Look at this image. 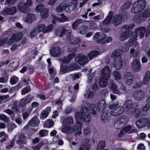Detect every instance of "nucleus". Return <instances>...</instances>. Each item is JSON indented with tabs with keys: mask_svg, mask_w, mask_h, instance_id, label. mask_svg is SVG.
Segmentation results:
<instances>
[{
	"mask_svg": "<svg viewBox=\"0 0 150 150\" xmlns=\"http://www.w3.org/2000/svg\"><path fill=\"white\" fill-rule=\"evenodd\" d=\"M63 125L64 127L62 129V131L67 134H71L74 132L75 136H79L82 133L81 131L82 125L79 123H76L72 127L73 125L74 120L73 118L71 116H69L65 118L63 121Z\"/></svg>",
	"mask_w": 150,
	"mask_h": 150,
	"instance_id": "1",
	"label": "nucleus"
},
{
	"mask_svg": "<svg viewBox=\"0 0 150 150\" xmlns=\"http://www.w3.org/2000/svg\"><path fill=\"white\" fill-rule=\"evenodd\" d=\"M75 118L77 123L82 124L81 122H89L91 120L89 110L86 106L82 107L81 112H76L75 114Z\"/></svg>",
	"mask_w": 150,
	"mask_h": 150,
	"instance_id": "2",
	"label": "nucleus"
},
{
	"mask_svg": "<svg viewBox=\"0 0 150 150\" xmlns=\"http://www.w3.org/2000/svg\"><path fill=\"white\" fill-rule=\"evenodd\" d=\"M98 52L93 51L88 54L87 56L82 53L77 54L75 57V61L81 65H84L98 54Z\"/></svg>",
	"mask_w": 150,
	"mask_h": 150,
	"instance_id": "3",
	"label": "nucleus"
},
{
	"mask_svg": "<svg viewBox=\"0 0 150 150\" xmlns=\"http://www.w3.org/2000/svg\"><path fill=\"white\" fill-rule=\"evenodd\" d=\"M111 57L114 59V67L116 69H120L122 66V60L120 51L119 50H115L113 52L112 54Z\"/></svg>",
	"mask_w": 150,
	"mask_h": 150,
	"instance_id": "4",
	"label": "nucleus"
},
{
	"mask_svg": "<svg viewBox=\"0 0 150 150\" xmlns=\"http://www.w3.org/2000/svg\"><path fill=\"white\" fill-rule=\"evenodd\" d=\"M150 16V8L146 9L144 11L136 16L134 21L137 23H140L145 21L146 19Z\"/></svg>",
	"mask_w": 150,
	"mask_h": 150,
	"instance_id": "5",
	"label": "nucleus"
},
{
	"mask_svg": "<svg viewBox=\"0 0 150 150\" xmlns=\"http://www.w3.org/2000/svg\"><path fill=\"white\" fill-rule=\"evenodd\" d=\"M118 104L117 103L116 104H114L109 105V108L110 109H112L110 111V115L112 116H117L121 115L123 112L124 108L122 106L116 107Z\"/></svg>",
	"mask_w": 150,
	"mask_h": 150,
	"instance_id": "6",
	"label": "nucleus"
},
{
	"mask_svg": "<svg viewBox=\"0 0 150 150\" xmlns=\"http://www.w3.org/2000/svg\"><path fill=\"white\" fill-rule=\"evenodd\" d=\"M134 103L130 99L127 100L125 103V110L128 114H131L135 112L136 108L134 106Z\"/></svg>",
	"mask_w": 150,
	"mask_h": 150,
	"instance_id": "7",
	"label": "nucleus"
},
{
	"mask_svg": "<svg viewBox=\"0 0 150 150\" xmlns=\"http://www.w3.org/2000/svg\"><path fill=\"white\" fill-rule=\"evenodd\" d=\"M124 82L128 85H132L133 82L134 77L132 74L130 72L125 73L123 76Z\"/></svg>",
	"mask_w": 150,
	"mask_h": 150,
	"instance_id": "8",
	"label": "nucleus"
},
{
	"mask_svg": "<svg viewBox=\"0 0 150 150\" xmlns=\"http://www.w3.org/2000/svg\"><path fill=\"white\" fill-rule=\"evenodd\" d=\"M110 70L109 67L105 66L101 71V77L105 79H109L110 75Z\"/></svg>",
	"mask_w": 150,
	"mask_h": 150,
	"instance_id": "9",
	"label": "nucleus"
},
{
	"mask_svg": "<svg viewBox=\"0 0 150 150\" xmlns=\"http://www.w3.org/2000/svg\"><path fill=\"white\" fill-rule=\"evenodd\" d=\"M148 121V118L143 117L137 121L135 124L138 127L142 128L147 125Z\"/></svg>",
	"mask_w": 150,
	"mask_h": 150,
	"instance_id": "10",
	"label": "nucleus"
},
{
	"mask_svg": "<svg viewBox=\"0 0 150 150\" xmlns=\"http://www.w3.org/2000/svg\"><path fill=\"white\" fill-rule=\"evenodd\" d=\"M133 96L136 100L140 101L144 98L145 93L143 91L139 90L135 91L133 93Z\"/></svg>",
	"mask_w": 150,
	"mask_h": 150,
	"instance_id": "11",
	"label": "nucleus"
},
{
	"mask_svg": "<svg viewBox=\"0 0 150 150\" xmlns=\"http://www.w3.org/2000/svg\"><path fill=\"white\" fill-rule=\"evenodd\" d=\"M33 97L28 95L25 98L21 100L19 102L18 105L20 107H23L25 106L27 104L31 101Z\"/></svg>",
	"mask_w": 150,
	"mask_h": 150,
	"instance_id": "12",
	"label": "nucleus"
},
{
	"mask_svg": "<svg viewBox=\"0 0 150 150\" xmlns=\"http://www.w3.org/2000/svg\"><path fill=\"white\" fill-rule=\"evenodd\" d=\"M132 68L136 72L139 71L141 69L140 64L139 60L136 59L132 62Z\"/></svg>",
	"mask_w": 150,
	"mask_h": 150,
	"instance_id": "13",
	"label": "nucleus"
},
{
	"mask_svg": "<svg viewBox=\"0 0 150 150\" xmlns=\"http://www.w3.org/2000/svg\"><path fill=\"white\" fill-rule=\"evenodd\" d=\"M146 31V29L143 27H140L136 29L134 31L136 36L139 35L141 39H142L144 36Z\"/></svg>",
	"mask_w": 150,
	"mask_h": 150,
	"instance_id": "14",
	"label": "nucleus"
},
{
	"mask_svg": "<svg viewBox=\"0 0 150 150\" xmlns=\"http://www.w3.org/2000/svg\"><path fill=\"white\" fill-rule=\"evenodd\" d=\"M68 32V30L65 29L63 26H61L57 29V36L62 38Z\"/></svg>",
	"mask_w": 150,
	"mask_h": 150,
	"instance_id": "15",
	"label": "nucleus"
},
{
	"mask_svg": "<svg viewBox=\"0 0 150 150\" xmlns=\"http://www.w3.org/2000/svg\"><path fill=\"white\" fill-rule=\"evenodd\" d=\"M17 11L16 8L15 7H13L10 8H6L4 11L2 12L3 15H13Z\"/></svg>",
	"mask_w": 150,
	"mask_h": 150,
	"instance_id": "16",
	"label": "nucleus"
},
{
	"mask_svg": "<svg viewBox=\"0 0 150 150\" xmlns=\"http://www.w3.org/2000/svg\"><path fill=\"white\" fill-rule=\"evenodd\" d=\"M89 139L88 138H86L83 141L82 145L80 147L79 150H83L85 148V150H89L91 144L89 143Z\"/></svg>",
	"mask_w": 150,
	"mask_h": 150,
	"instance_id": "17",
	"label": "nucleus"
},
{
	"mask_svg": "<svg viewBox=\"0 0 150 150\" xmlns=\"http://www.w3.org/2000/svg\"><path fill=\"white\" fill-rule=\"evenodd\" d=\"M17 8L19 11L24 13L28 12L29 10V8L27 7L24 3L22 2L18 4Z\"/></svg>",
	"mask_w": 150,
	"mask_h": 150,
	"instance_id": "18",
	"label": "nucleus"
},
{
	"mask_svg": "<svg viewBox=\"0 0 150 150\" xmlns=\"http://www.w3.org/2000/svg\"><path fill=\"white\" fill-rule=\"evenodd\" d=\"M36 17L35 15L32 13H28L26 16V18L24 19L25 22L31 23L35 21Z\"/></svg>",
	"mask_w": 150,
	"mask_h": 150,
	"instance_id": "19",
	"label": "nucleus"
},
{
	"mask_svg": "<svg viewBox=\"0 0 150 150\" xmlns=\"http://www.w3.org/2000/svg\"><path fill=\"white\" fill-rule=\"evenodd\" d=\"M132 33V31L130 30L124 32L121 34L120 37V40L121 41H124L131 36Z\"/></svg>",
	"mask_w": 150,
	"mask_h": 150,
	"instance_id": "20",
	"label": "nucleus"
},
{
	"mask_svg": "<svg viewBox=\"0 0 150 150\" xmlns=\"http://www.w3.org/2000/svg\"><path fill=\"white\" fill-rule=\"evenodd\" d=\"M122 16L119 14L115 16L113 18L112 22L115 26H117L120 24L122 22Z\"/></svg>",
	"mask_w": 150,
	"mask_h": 150,
	"instance_id": "21",
	"label": "nucleus"
},
{
	"mask_svg": "<svg viewBox=\"0 0 150 150\" xmlns=\"http://www.w3.org/2000/svg\"><path fill=\"white\" fill-rule=\"evenodd\" d=\"M110 113L107 110L104 111L101 115V120L103 122H106L110 120Z\"/></svg>",
	"mask_w": 150,
	"mask_h": 150,
	"instance_id": "22",
	"label": "nucleus"
},
{
	"mask_svg": "<svg viewBox=\"0 0 150 150\" xmlns=\"http://www.w3.org/2000/svg\"><path fill=\"white\" fill-rule=\"evenodd\" d=\"M39 121L37 117H34L32 118L28 122V125L33 127L38 126Z\"/></svg>",
	"mask_w": 150,
	"mask_h": 150,
	"instance_id": "23",
	"label": "nucleus"
},
{
	"mask_svg": "<svg viewBox=\"0 0 150 150\" xmlns=\"http://www.w3.org/2000/svg\"><path fill=\"white\" fill-rule=\"evenodd\" d=\"M106 106V102L104 100H101L98 102L97 106L99 112H102L105 108Z\"/></svg>",
	"mask_w": 150,
	"mask_h": 150,
	"instance_id": "24",
	"label": "nucleus"
},
{
	"mask_svg": "<svg viewBox=\"0 0 150 150\" xmlns=\"http://www.w3.org/2000/svg\"><path fill=\"white\" fill-rule=\"evenodd\" d=\"M136 3L141 11L145 8L146 3L145 0H139Z\"/></svg>",
	"mask_w": 150,
	"mask_h": 150,
	"instance_id": "25",
	"label": "nucleus"
},
{
	"mask_svg": "<svg viewBox=\"0 0 150 150\" xmlns=\"http://www.w3.org/2000/svg\"><path fill=\"white\" fill-rule=\"evenodd\" d=\"M110 85H111V90L113 93L118 95H120L121 93L117 89V86L116 84L114 83L112 81H110Z\"/></svg>",
	"mask_w": 150,
	"mask_h": 150,
	"instance_id": "26",
	"label": "nucleus"
},
{
	"mask_svg": "<svg viewBox=\"0 0 150 150\" xmlns=\"http://www.w3.org/2000/svg\"><path fill=\"white\" fill-rule=\"evenodd\" d=\"M89 112L93 114L95 117L97 115V108L95 105L93 104H91L89 106Z\"/></svg>",
	"mask_w": 150,
	"mask_h": 150,
	"instance_id": "27",
	"label": "nucleus"
},
{
	"mask_svg": "<svg viewBox=\"0 0 150 150\" xmlns=\"http://www.w3.org/2000/svg\"><path fill=\"white\" fill-rule=\"evenodd\" d=\"M140 52V51L138 49L135 50L134 48H132L130 50V57L134 58H136L138 56Z\"/></svg>",
	"mask_w": 150,
	"mask_h": 150,
	"instance_id": "28",
	"label": "nucleus"
},
{
	"mask_svg": "<svg viewBox=\"0 0 150 150\" xmlns=\"http://www.w3.org/2000/svg\"><path fill=\"white\" fill-rule=\"evenodd\" d=\"M83 23V20L81 19L76 20L72 25V27L74 30L76 29L81 24Z\"/></svg>",
	"mask_w": 150,
	"mask_h": 150,
	"instance_id": "29",
	"label": "nucleus"
},
{
	"mask_svg": "<svg viewBox=\"0 0 150 150\" xmlns=\"http://www.w3.org/2000/svg\"><path fill=\"white\" fill-rule=\"evenodd\" d=\"M75 56L74 53H71L69 54L67 57H65L63 59L62 62L64 63H69Z\"/></svg>",
	"mask_w": 150,
	"mask_h": 150,
	"instance_id": "30",
	"label": "nucleus"
},
{
	"mask_svg": "<svg viewBox=\"0 0 150 150\" xmlns=\"http://www.w3.org/2000/svg\"><path fill=\"white\" fill-rule=\"evenodd\" d=\"M113 16V13L112 12L110 11L107 17L104 20L103 22V24L104 25H108L110 22L111 18Z\"/></svg>",
	"mask_w": 150,
	"mask_h": 150,
	"instance_id": "31",
	"label": "nucleus"
},
{
	"mask_svg": "<svg viewBox=\"0 0 150 150\" xmlns=\"http://www.w3.org/2000/svg\"><path fill=\"white\" fill-rule=\"evenodd\" d=\"M68 21V19L63 14H59L57 16V21L59 22L62 23Z\"/></svg>",
	"mask_w": 150,
	"mask_h": 150,
	"instance_id": "32",
	"label": "nucleus"
},
{
	"mask_svg": "<svg viewBox=\"0 0 150 150\" xmlns=\"http://www.w3.org/2000/svg\"><path fill=\"white\" fill-rule=\"evenodd\" d=\"M87 31V27L84 25L80 26L78 29V32L81 35L85 34Z\"/></svg>",
	"mask_w": 150,
	"mask_h": 150,
	"instance_id": "33",
	"label": "nucleus"
},
{
	"mask_svg": "<svg viewBox=\"0 0 150 150\" xmlns=\"http://www.w3.org/2000/svg\"><path fill=\"white\" fill-rule=\"evenodd\" d=\"M150 79V71H148L146 73L143 79V83L147 84Z\"/></svg>",
	"mask_w": 150,
	"mask_h": 150,
	"instance_id": "34",
	"label": "nucleus"
},
{
	"mask_svg": "<svg viewBox=\"0 0 150 150\" xmlns=\"http://www.w3.org/2000/svg\"><path fill=\"white\" fill-rule=\"evenodd\" d=\"M108 79H105L100 77L99 80V84L100 86L102 87H106L108 84Z\"/></svg>",
	"mask_w": 150,
	"mask_h": 150,
	"instance_id": "35",
	"label": "nucleus"
},
{
	"mask_svg": "<svg viewBox=\"0 0 150 150\" xmlns=\"http://www.w3.org/2000/svg\"><path fill=\"white\" fill-rule=\"evenodd\" d=\"M77 3V1L76 0L72 2H69L68 3H67L66 5H67V6H68L69 7L70 10L72 11L76 7V5H75V4Z\"/></svg>",
	"mask_w": 150,
	"mask_h": 150,
	"instance_id": "36",
	"label": "nucleus"
},
{
	"mask_svg": "<svg viewBox=\"0 0 150 150\" xmlns=\"http://www.w3.org/2000/svg\"><path fill=\"white\" fill-rule=\"evenodd\" d=\"M118 120L124 126L128 122V118L127 116L124 115L121 117Z\"/></svg>",
	"mask_w": 150,
	"mask_h": 150,
	"instance_id": "37",
	"label": "nucleus"
},
{
	"mask_svg": "<svg viewBox=\"0 0 150 150\" xmlns=\"http://www.w3.org/2000/svg\"><path fill=\"white\" fill-rule=\"evenodd\" d=\"M41 17L43 18H45L48 16V10L46 8H43L40 11Z\"/></svg>",
	"mask_w": 150,
	"mask_h": 150,
	"instance_id": "38",
	"label": "nucleus"
},
{
	"mask_svg": "<svg viewBox=\"0 0 150 150\" xmlns=\"http://www.w3.org/2000/svg\"><path fill=\"white\" fill-rule=\"evenodd\" d=\"M131 128V127L130 125H128L126 127L123 129H122L120 133L118 135V137H121V135H122L125 134V133L129 131Z\"/></svg>",
	"mask_w": 150,
	"mask_h": 150,
	"instance_id": "39",
	"label": "nucleus"
},
{
	"mask_svg": "<svg viewBox=\"0 0 150 150\" xmlns=\"http://www.w3.org/2000/svg\"><path fill=\"white\" fill-rule=\"evenodd\" d=\"M69 71H72L75 69H78L79 68V66L76 63H72L68 66Z\"/></svg>",
	"mask_w": 150,
	"mask_h": 150,
	"instance_id": "40",
	"label": "nucleus"
},
{
	"mask_svg": "<svg viewBox=\"0 0 150 150\" xmlns=\"http://www.w3.org/2000/svg\"><path fill=\"white\" fill-rule=\"evenodd\" d=\"M133 113L134 116L137 118L141 117L142 115V112L139 108H136L135 111Z\"/></svg>",
	"mask_w": 150,
	"mask_h": 150,
	"instance_id": "41",
	"label": "nucleus"
},
{
	"mask_svg": "<svg viewBox=\"0 0 150 150\" xmlns=\"http://www.w3.org/2000/svg\"><path fill=\"white\" fill-rule=\"evenodd\" d=\"M105 142L104 141H100L98 144L97 150H103L105 147Z\"/></svg>",
	"mask_w": 150,
	"mask_h": 150,
	"instance_id": "42",
	"label": "nucleus"
},
{
	"mask_svg": "<svg viewBox=\"0 0 150 150\" xmlns=\"http://www.w3.org/2000/svg\"><path fill=\"white\" fill-rule=\"evenodd\" d=\"M131 11L133 13H136L141 11L136 3H135L133 6Z\"/></svg>",
	"mask_w": 150,
	"mask_h": 150,
	"instance_id": "43",
	"label": "nucleus"
},
{
	"mask_svg": "<svg viewBox=\"0 0 150 150\" xmlns=\"http://www.w3.org/2000/svg\"><path fill=\"white\" fill-rule=\"evenodd\" d=\"M26 140H18L16 143L19 145V147L21 149H23L24 145L26 143Z\"/></svg>",
	"mask_w": 150,
	"mask_h": 150,
	"instance_id": "44",
	"label": "nucleus"
},
{
	"mask_svg": "<svg viewBox=\"0 0 150 150\" xmlns=\"http://www.w3.org/2000/svg\"><path fill=\"white\" fill-rule=\"evenodd\" d=\"M54 124V122L50 119L48 120L44 124V126L47 128L52 127Z\"/></svg>",
	"mask_w": 150,
	"mask_h": 150,
	"instance_id": "45",
	"label": "nucleus"
},
{
	"mask_svg": "<svg viewBox=\"0 0 150 150\" xmlns=\"http://www.w3.org/2000/svg\"><path fill=\"white\" fill-rule=\"evenodd\" d=\"M13 38H14L16 41L20 40L23 37V35L22 33H18L16 34H13Z\"/></svg>",
	"mask_w": 150,
	"mask_h": 150,
	"instance_id": "46",
	"label": "nucleus"
},
{
	"mask_svg": "<svg viewBox=\"0 0 150 150\" xmlns=\"http://www.w3.org/2000/svg\"><path fill=\"white\" fill-rule=\"evenodd\" d=\"M35 29L37 30L38 32L39 33L42 31H45V26L44 24H40L37 26Z\"/></svg>",
	"mask_w": 150,
	"mask_h": 150,
	"instance_id": "47",
	"label": "nucleus"
},
{
	"mask_svg": "<svg viewBox=\"0 0 150 150\" xmlns=\"http://www.w3.org/2000/svg\"><path fill=\"white\" fill-rule=\"evenodd\" d=\"M113 75L114 79L116 80H119L121 78L120 73L117 71H113Z\"/></svg>",
	"mask_w": 150,
	"mask_h": 150,
	"instance_id": "48",
	"label": "nucleus"
},
{
	"mask_svg": "<svg viewBox=\"0 0 150 150\" xmlns=\"http://www.w3.org/2000/svg\"><path fill=\"white\" fill-rule=\"evenodd\" d=\"M136 38L135 37H132L128 40V45L130 46L133 45L134 44L136 45Z\"/></svg>",
	"mask_w": 150,
	"mask_h": 150,
	"instance_id": "49",
	"label": "nucleus"
},
{
	"mask_svg": "<svg viewBox=\"0 0 150 150\" xmlns=\"http://www.w3.org/2000/svg\"><path fill=\"white\" fill-rule=\"evenodd\" d=\"M123 125L121 122L118 120L114 123V127L117 129H120Z\"/></svg>",
	"mask_w": 150,
	"mask_h": 150,
	"instance_id": "50",
	"label": "nucleus"
},
{
	"mask_svg": "<svg viewBox=\"0 0 150 150\" xmlns=\"http://www.w3.org/2000/svg\"><path fill=\"white\" fill-rule=\"evenodd\" d=\"M131 5L132 3L130 2H127L123 5L122 9L123 10H127L129 8Z\"/></svg>",
	"mask_w": 150,
	"mask_h": 150,
	"instance_id": "51",
	"label": "nucleus"
},
{
	"mask_svg": "<svg viewBox=\"0 0 150 150\" xmlns=\"http://www.w3.org/2000/svg\"><path fill=\"white\" fill-rule=\"evenodd\" d=\"M101 34L100 33L98 32L96 33L93 36V40L98 43H100V40H99V38L100 37Z\"/></svg>",
	"mask_w": 150,
	"mask_h": 150,
	"instance_id": "52",
	"label": "nucleus"
},
{
	"mask_svg": "<svg viewBox=\"0 0 150 150\" xmlns=\"http://www.w3.org/2000/svg\"><path fill=\"white\" fill-rule=\"evenodd\" d=\"M84 96L88 99H91L94 96V92L93 91H90L88 93H87L85 94Z\"/></svg>",
	"mask_w": 150,
	"mask_h": 150,
	"instance_id": "53",
	"label": "nucleus"
},
{
	"mask_svg": "<svg viewBox=\"0 0 150 150\" xmlns=\"http://www.w3.org/2000/svg\"><path fill=\"white\" fill-rule=\"evenodd\" d=\"M81 41V39L79 38H73L69 42L70 43L76 44H78Z\"/></svg>",
	"mask_w": 150,
	"mask_h": 150,
	"instance_id": "54",
	"label": "nucleus"
},
{
	"mask_svg": "<svg viewBox=\"0 0 150 150\" xmlns=\"http://www.w3.org/2000/svg\"><path fill=\"white\" fill-rule=\"evenodd\" d=\"M31 90V88L30 86H27L25 88L21 91V93L22 95H24L30 92Z\"/></svg>",
	"mask_w": 150,
	"mask_h": 150,
	"instance_id": "55",
	"label": "nucleus"
},
{
	"mask_svg": "<svg viewBox=\"0 0 150 150\" xmlns=\"http://www.w3.org/2000/svg\"><path fill=\"white\" fill-rule=\"evenodd\" d=\"M61 71L63 74L70 71L69 69V66H62L61 67Z\"/></svg>",
	"mask_w": 150,
	"mask_h": 150,
	"instance_id": "56",
	"label": "nucleus"
},
{
	"mask_svg": "<svg viewBox=\"0 0 150 150\" xmlns=\"http://www.w3.org/2000/svg\"><path fill=\"white\" fill-rule=\"evenodd\" d=\"M0 119L5 122H8L9 121V118L6 115L4 114L1 115L0 116Z\"/></svg>",
	"mask_w": 150,
	"mask_h": 150,
	"instance_id": "57",
	"label": "nucleus"
},
{
	"mask_svg": "<svg viewBox=\"0 0 150 150\" xmlns=\"http://www.w3.org/2000/svg\"><path fill=\"white\" fill-rule=\"evenodd\" d=\"M65 4L62 3L60 4L57 8V12H61L63 10V8L65 7Z\"/></svg>",
	"mask_w": 150,
	"mask_h": 150,
	"instance_id": "58",
	"label": "nucleus"
},
{
	"mask_svg": "<svg viewBox=\"0 0 150 150\" xmlns=\"http://www.w3.org/2000/svg\"><path fill=\"white\" fill-rule=\"evenodd\" d=\"M89 22V27L90 29H93L97 27V25L93 21H90Z\"/></svg>",
	"mask_w": 150,
	"mask_h": 150,
	"instance_id": "59",
	"label": "nucleus"
},
{
	"mask_svg": "<svg viewBox=\"0 0 150 150\" xmlns=\"http://www.w3.org/2000/svg\"><path fill=\"white\" fill-rule=\"evenodd\" d=\"M88 76V79L87 81V83H91V81L93 79V78L95 76V74L93 73L91 74H87Z\"/></svg>",
	"mask_w": 150,
	"mask_h": 150,
	"instance_id": "60",
	"label": "nucleus"
},
{
	"mask_svg": "<svg viewBox=\"0 0 150 150\" xmlns=\"http://www.w3.org/2000/svg\"><path fill=\"white\" fill-rule=\"evenodd\" d=\"M48 115L47 112L43 110L41 113L40 118L42 119H45L47 117Z\"/></svg>",
	"mask_w": 150,
	"mask_h": 150,
	"instance_id": "61",
	"label": "nucleus"
},
{
	"mask_svg": "<svg viewBox=\"0 0 150 150\" xmlns=\"http://www.w3.org/2000/svg\"><path fill=\"white\" fill-rule=\"evenodd\" d=\"M17 0H6L5 3V5H13L16 3Z\"/></svg>",
	"mask_w": 150,
	"mask_h": 150,
	"instance_id": "62",
	"label": "nucleus"
},
{
	"mask_svg": "<svg viewBox=\"0 0 150 150\" xmlns=\"http://www.w3.org/2000/svg\"><path fill=\"white\" fill-rule=\"evenodd\" d=\"M56 47H53L50 51V54L53 57L56 56Z\"/></svg>",
	"mask_w": 150,
	"mask_h": 150,
	"instance_id": "63",
	"label": "nucleus"
},
{
	"mask_svg": "<svg viewBox=\"0 0 150 150\" xmlns=\"http://www.w3.org/2000/svg\"><path fill=\"white\" fill-rule=\"evenodd\" d=\"M18 81V78L15 76L11 78L10 80V83L11 84H14L17 83Z\"/></svg>",
	"mask_w": 150,
	"mask_h": 150,
	"instance_id": "64",
	"label": "nucleus"
}]
</instances>
